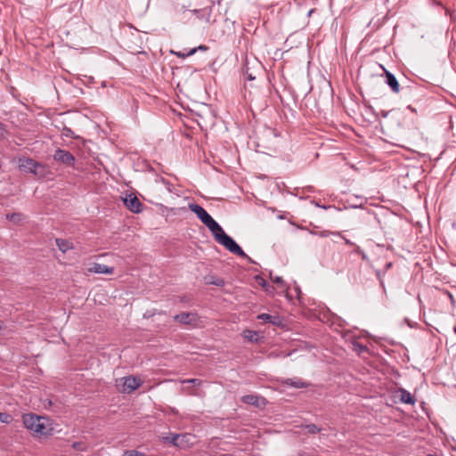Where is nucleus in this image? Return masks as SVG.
<instances>
[{
	"instance_id": "obj_14",
	"label": "nucleus",
	"mask_w": 456,
	"mask_h": 456,
	"mask_svg": "<svg viewBox=\"0 0 456 456\" xmlns=\"http://www.w3.org/2000/svg\"><path fill=\"white\" fill-rule=\"evenodd\" d=\"M283 384L293 387L295 388H306L309 384L303 381L301 379H287L283 381Z\"/></svg>"
},
{
	"instance_id": "obj_21",
	"label": "nucleus",
	"mask_w": 456,
	"mask_h": 456,
	"mask_svg": "<svg viewBox=\"0 0 456 456\" xmlns=\"http://www.w3.org/2000/svg\"><path fill=\"white\" fill-rule=\"evenodd\" d=\"M305 429L309 434H316L320 432L321 428H318L315 424H309L305 426Z\"/></svg>"
},
{
	"instance_id": "obj_25",
	"label": "nucleus",
	"mask_w": 456,
	"mask_h": 456,
	"mask_svg": "<svg viewBox=\"0 0 456 456\" xmlns=\"http://www.w3.org/2000/svg\"><path fill=\"white\" fill-rule=\"evenodd\" d=\"M196 52H197V49H196V48H192V49H191L187 53H176L175 54H176L178 57L185 58V57H188V56L193 55Z\"/></svg>"
},
{
	"instance_id": "obj_15",
	"label": "nucleus",
	"mask_w": 456,
	"mask_h": 456,
	"mask_svg": "<svg viewBox=\"0 0 456 456\" xmlns=\"http://www.w3.org/2000/svg\"><path fill=\"white\" fill-rule=\"evenodd\" d=\"M400 399L403 403L408 404H414L415 398L413 395L405 389H400Z\"/></svg>"
},
{
	"instance_id": "obj_29",
	"label": "nucleus",
	"mask_w": 456,
	"mask_h": 456,
	"mask_svg": "<svg viewBox=\"0 0 456 456\" xmlns=\"http://www.w3.org/2000/svg\"><path fill=\"white\" fill-rule=\"evenodd\" d=\"M183 383H190L194 386H200L201 384V380L198 379H190L183 380Z\"/></svg>"
},
{
	"instance_id": "obj_35",
	"label": "nucleus",
	"mask_w": 456,
	"mask_h": 456,
	"mask_svg": "<svg viewBox=\"0 0 456 456\" xmlns=\"http://www.w3.org/2000/svg\"><path fill=\"white\" fill-rule=\"evenodd\" d=\"M380 114L383 118H387L389 114V111H386V110H381L380 111Z\"/></svg>"
},
{
	"instance_id": "obj_34",
	"label": "nucleus",
	"mask_w": 456,
	"mask_h": 456,
	"mask_svg": "<svg viewBox=\"0 0 456 456\" xmlns=\"http://www.w3.org/2000/svg\"><path fill=\"white\" fill-rule=\"evenodd\" d=\"M331 232H329V231H323L321 232V236L322 237H327L329 234H330Z\"/></svg>"
},
{
	"instance_id": "obj_8",
	"label": "nucleus",
	"mask_w": 456,
	"mask_h": 456,
	"mask_svg": "<svg viewBox=\"0 0 456 456\" xmlns=\"http://www.w3.org/2000/svg\"><path fill=\"white\" fill-rule=\"evenodd\" d=\"M122 380V392L124 393H131L137 389L141 385L140 379H137L133 376L124 377Z\"/></svg>"
},
{
	"instance_id": "obj_28",
	"label": "nucleus",
	"mask_w": 456,
	"mask_h": 456,
	"mask_svg": "<svg viewBox=\"0 0 456 456\" xmlns=\"http://www.w3.org/2000/svg\"><path fill=\"white\" fill-rule=\"evenodd\" d=\"M271 280H272L274 283H276V284L280 285L281 287H283V286H284V281H283L282 278H281V277H280V276L273 277V276L271 275Z\"/></svg>"
},
{
	"instance_id": "obj_5",
	"label": "nucleus",
	"mask_w": 456,
	"mask_h": 456,
	"mask_svg": "<svg viewBox=\"0 0 456 456\" xmlns=\"http://www.w3.org/2000/svg\"><path fill=\"white\" fill-rule=\"evenodd\" d=\"M53 159L69 167H73L76 161L75 157L69 151L61 149L55 151Z\"/></svg>"
},
{
	"instance_id": "obj_20",
	"label": "nucleus",
	"mask_w": 456,
	"mask_h": 456,
	"mask_svg": "<svg viewBox=\"0 0 456 456\" xmlns=\"http://www.w3.org/2000/svg\"><path fill=\"white\" fill-rule=\"evenodd\" d=\"M157 183L160 182L163 183V185L166 187V189L171 192L172 191V187H173V184L167 181V179L163 178V177H160L159 179L156 180Z\"/></svg>"
},
{
	"instance_id": "obj_32",
	"label": "nucleus",
	"mask_w": 456,
	"mask_h": 456,
	"mask_svg": "<svg viewBox=\"0 0 456 456\" xmlns=\"http://www.w3.org/2000/svg\"><path fill=\"white\" fill-rule=\"evenodd\" d=\"M190 13H192V14H195L197 17L200 18V14L201 12V10H197V9H194V10H191L189 11Z\"/></svg>"
},
{
	"instance_id": "obj_33",
	"label": "nucleus",
	"mask_w": 456,
	"mask_h": 456,
	"mask_svg": "<svg viewBox=\"0 0 456 456\" xmlns=\"http://www.w3.org/2000/svg\"><path fill=\"white\" fill-rule=\"evenodd\" d=\"M338 235L341 236V237L344 239V240H345L346 244H347V245H353V242H352L351 240H349L348 239H346V238L343 237V236L340 234V232H338Z\"/></svg>"
},
{
	"instance_id": "obj_17",
	"label": "nucleus",
	"mask_w": 456,
	"mask_h": 456,
	"mask_svg": "<svg viewBox=\"0 0 456 456\" xmlns=\"http://www.w3.org/2000/svg\"><path fill=\"white\" fill-rule=\"evenodd\" d=\"M244 338L250 342L258 341V334L256 331L247 330L244 331Z\"/></svg>"
},
{
	"instance_id": "obj_23",
	"label": "nucleus",
	"mask_w": 456,
	"mask_h": 456,
	"mask_svg": "<svg viewBox=\"0 0 456 456\" xmlns=\"http://www.w3.org/2000/svg\"><path fill=\"white\" fill-rule=\"evenodd\" d=\"M354 349L358 353L366 352L368 350L366 346L358 342L354 343Z\"/></svg>"
},
{
	"instance_id": "obj_6",
	"label": "nucleus",
	"mask_w": 456,
	"mask_h": 456,
	"mask_svg": "<svg viewBox=\"0 0 456 456\" xmlns=\"http://www.w3.org/2000/svg\"><path fill=\"white\" fill-rule=\"evenodd\" d=\"M189 209L193 212L197 217L206 225L213 217L201 206L191 203Z\"/></svg>"
},
{
	"instance_id": "obj_16",
	"label": "nucleus",
	"mask_w": 456,
	"mask_h": 456,
	"mask_svg": "<svg viewBox=\"0 0 456 456\" xmlns=\"http://www.w3.org/2000/svg\"><path fill=\"white\" fill-rule=\"evenodd\" d=\"M56 246L63 253L67 252L69 249L72 248V243L64 239H56L55 240Z\"/></svg>"
},
{
	"instance_id": "obj_19",
	"label": "nucleus",
	"mask_w": 456,
	"mask_h": 456,
	"mask_svg": "<svg viewBox=\"0 0 456 456\" xmlns=\"http://www.w3.org/2000/svg\"><path fill=\"white\" fill-rule=\"evenodd\" d=\"M12 420V415L6 412H0V422L9 424Z\"/></svg>"
},
{
	"instance_id": "obj_13",
	"label": "nucleus",
	"mask_w": 456,
	"mask_h": 456,
	"mask_svg": "<svg viewBox=\"0 0 456 456\" xmlns=\"http://www.w3.org/2000/svg\"><path fill=\"white\" fill-rule=\"evenodd\" d=\"M257 319L263 321L265 323H272L273 325H281V319L279 316L271 315L269 314H260L257 315Z\"/></svg>"
},
{
	"instance_id": "obj_18",
	"label": "nucleus",
	"mask_w": 456,
	"mask_h": 456,
	"mask_svg": "<svg viewBox=\"0 0 456 456\" xmlns=\"http://www.w3.org/2000/svg\"><path fill=\"white\" fill-rule=\"evenodd\" d=\"M21 214L20 213H12V214H7L6 218L13 223H19L21 220Z\"/></svg>"
},
{
	"instance_id": "obj_11",
	"label": "nucleus",
	"mask_w": 456,
	"mask_h": 456,
	"mask_svg": "<svg viewBox=\"0 0 456 456\" xmlns=\"http://www.w3.org/2000/svg\"><path fill=\"white\" fill-rule=\"evenodd\" d=\"M185 437V435L169 433L168 436L163 437V440L175 446H181Z\"/></svg>"
},
{
	"instance_id": "obj_10",
	"label": "nucleus",
	"mask_w": 456,
	"mask_h": 456,
	"mask_svg": "<svg viewBox=\"0 0 456 456\" xmlns=\"http://www.w3.org/2000/svg\"><path fill=\"white\" fill-rule=\"evenodd\" d=\"M124 204L133 213L138 214L142 210V204L136 196L132 194L124 200Z\"/></svg>"
},
{
	"instance_id": "obj_36",
	"label": "nucleus",
	"mask_w": 456,
	"mask_h": 456,
	"mask_svg": "<svg viewBox=\"0 0 456 456\" xmlns=\"http://www.w3.org/2000/svg\"><path fill=\"white\" fill-rule=\"evenodd\" d=\"M446 294L448 295V297H449V298H450L451 302L453 304V303H454V297H453V296H452L450 292H448V291L446 292Z\"/></svg>"
},
{
	"instance_id": "obj_3",
	"label": "nucleus",
	"mask_w": 456,
	"mask_h": 456,
	"mask_svg": "<svg viewBox=\"0 0 456 456\" xmlns=\"http://www.w3.org/2000/svg\"><path fill=\"white\" fill-rule=\"evenodd\" d=\"M20 167L26 173L42 175L45 167L32 159L27 158L20 160Z\"/></svg>"
},
{
	"instance_id": "obj_12",
	"label": "nucleus",
	"mask_w": 456,
	"mask_h": 456,
	"mask_svg": "<svg viewBox=\"0 0 456 456\" xmlns=\"http://www.w3.org/2000/svg\"><path fill=\"white\" fill-rule=\"evenodd\" d=\"M89 272L95 273L111 274L114 272V267H110L102 264L94 263V265L91 268H89Z\"/></svg>"
},
{
	"instance_id": "obj_2",
	"label": "nucleus",
	"mask_w": 456,
	"mask_h": 456,
	"mask_svg": "<svg viewBox=\"0 0 456 456\" xmlns=\"http://www.w3.org/2000/svg\"><path fill=\"white\" fill-rule=\"evenodd\" d=\"M24 426L38 435H46L48 432L46 424L48 419L34 413H26L22 416Z\"/></svg>"
},
{
	"instance_id": "obj_4",
	"label": "nucleus",
	"mask_w": 456,
	"mask_h": 456,
	"mask_svg": "<svg viewBox=\"0 0 456 456\" xmlns=\"http://www.w3.org/2000/svg\"><path fill=\"white\" fill-rule=\"evenodd\" d=\"M174 320L184 325L196 326L199 321V316L193 312H183L175 314L174 316Z\"/></svg>"
},
{
	"instance_id": "obj_30",
	"label": "nucleus",
	"mask_w": 456,
	"mask_h": 456,
	"mask_svg": "<svg viewBox=\"0 0 456 456\" xmlns=\"http://www.w3.org/2000/svg\"><path fill=\"white\" fill-rule=\"evenodd\" d=\"M62 135L66 137H72L73 136V131L69 127H64L62 129Z\"/></svg>"
},
{
	"instance_id": "obj_9",
	"label": "nucleus",
	"mask_w": 456,
	"mask_h": 456,
	"mask_svg": "<svg viewBox=\"0 0 456 456\" xmlns=\"http://www.w3.org/2000/svg\"><path fill=\"white\" fill-rule=\"evenodd\" d=\"M384 70L383 77L385 78V83L390 87L393 93L398 94L400 92V84L395 75L390 71L387 70L384 67H382Z\"/></svg>"
},
{
	"instance_id": "obj_31",
	"label": "nucleus",
	"mask_w": 456,
	"mask_h": 456,
	"mask_svg": "<svg viewBox=\"0 0 456 456\" xmlns=\"http://www.w3.org/2000/svg\"><path fill=\"white\" fill-rule=\"evenodd\" d=\"M72 447L77 450H81L82 448V443L80 442H74L72 444Z\"/></svg>"
},
{
	"instance_id": "obj_39",
	"label": "nucleus",
	"mask_w": 456,
	"mask_h": 456,
	"mask_svg": "<svg viewBox=\"0 0 456 456\" xmlns=\"http://www.w3.org/2000/svg\"><path fill=\"white\" fill-rule=\"evenodd\" d=\"M428 456H438L436 454H428Z\"/></svg>"
},
{
	"instance_id": "obj_1",
	"label": "nucleus",
	"mask_w": 456,
	"mask_h": 456,
	"mask_svg": "<svg viewBox=\"0 0 456 456\" xmlns=\"http://www.w3.org/2000/svg\"><path fill=\"white\" fill-rule=\"evenodd\" d=\"M206 226L209 229L215 240L227 250L239 256L247 258L250 263H254V261L243 251L237 242L224 232L221 225L214 218L207 223Z\"/></svg>"
},
{
	"instance_id": "obj_26",
	"label": "nucleus",
	"mask_w": 456,
	"mask_h": 456,
	"mask_svg": "<svg viewBox=\"0 0 456 456\" xmlns=\"http://www.w3.org/2000/svg\"><path fill=\"white\" fill-rule=\"evenodd\" d=\"M244 76L248 80H254L256 77L253 75L252 72L249 71V69L246 66L244 69Z\"/></svg>"
},
{
	"instance_id": "obj_38",
	"label": "nucleus",
	"mask_w": 456,
	"mask_h": 456,
	"mask_svg": "<svg viewBox=\"0 0 456 456\" xmlns=\"http://www.w3.org/2000/svg\"><path fill=\"white\" fill-rule=\"evenodd\" d=\"M408 109H410V110H412V111H415V110H414V109H412L411 106H408Z\"/></svg>"
},
{
	"instance_id": "obj_22",
	"label": "nucleus",
	"mask_w": 456,
	"mask_h": 456,
	"mask_svg": "<svg viewBox=\"0 0 456 456\" xmlns=\"http://www.w3.org/2000/svg\"><path fill=\"white\" fill-rule=\"evenodd\" d=\"M256 280L257 281V283L262 286L263 288L265 289V290H268V288L270 287L269 284L267 283V281L262 278L261 276L259 275H256Z\"/></svg>"
},
{
	"instance_id": "obj_7",
	"label": "nucleus",
	"mask_w": 456,
	"mask_h": 456,
	"mask_svg": "<svg viewBox=\"0 0 456 456\" xmlns=\"http://www.w3.org/2000/svg\"><path fill=\"white\" fill-rule=\"evenodd\" d=\"M241 401L244 403L256 406L257 408H264L267 401L265 397H262L257 395H246L241 397Z\"/></svg>"
},
{
	"instance_id": "obj_40",
	"label": "nucleus",
	"mask_w": 456,
	"mask_h": 456,
	"mask_svg": "<svg viewBox=\"0 0 456 456\" xmlns=\"http://www.w3.org/2000/svg\"><path fill=\"white\" fill-rule=\"evenodd\" d=\"M2 129V124L0 123V130Z\"/></svg>"
},
{
	"instance_id": "obj_37",
	"label": "nucleus",
	"mask_w": 456,
	"mask_h": 456,
	"mask_svg": "<svg viewBox=\"0 0 456 456\" xmlns=\"http://www.w3.org/2000/svg\"><path fill=\"white\" fill-rule=\"evenodd\" d=\"M196 49H197V50L199 49V50H203V51H205V50H207V46H205V45H200V46H199L198 48H196Z\"/></svg>"
},
{
	"instance_id": "obj_27",
	"label": "nucleus",
	"mask_w": 456,
	"mask_h": 456,
	"mask_svg": "<svg viewBox=\"0 0 456 456\" xmlns=\"http://www.w3.org/2000/svg\"><path fill=\"white\" fill-rule=\"evenodd\" d=\"M208 283L221 287V286H224V281L223 279L216 278V279H212L211 281H208Z\"/></svg>"
},
{
	"instance_id": "obj_24",
	"label": "nucleus",
	"mask_w": 456,
	"mask_h": 456,
	"mask_svg": "<svg viewBox=\"0 0 456 456\" xmlns=\"http://www.w3.org/2000/svg\"><path fill=\"white\" fill-rule=\"evenodd\" d=\"M122 456H144V454L135 450H127L124 452Z\"/></svg>"
}]
</instances>
